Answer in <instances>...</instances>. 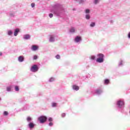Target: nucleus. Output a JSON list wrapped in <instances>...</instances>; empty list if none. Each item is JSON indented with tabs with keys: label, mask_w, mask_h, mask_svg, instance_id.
<instances>
[{
	"label": "nucleus",
	"mask_w": 130,
	"mask_h": 130,
	"mask_svg": "<svg viewBox=\"0 0 130 130\" xmlns=\"http://www.w3.org/2000/svg\"><path fill=\"white\" fill-rule=\"evenodd\" d=\"M14 89L16 92H19V91H20V88L17 85L14 87Z\"/></svg>",
	"instance_id": "nucleus-20"
},
{
	"label": "nucleus",
	"mask_w": 130,
	"mask_h": 130,
	"mask_svg": "<svg viewBox=\"0 0 130 130\" xmlns=\"http://www.w3.org/2000/svg\"><path fill=\"white\" fill-rule=\"evenodd\" d=\"M48 120V121H49V122H52L53 120L52 119V118L49 117Z\"/></svg>",
	"instance_id": "nucleus-33"
},
{
	"label": "nucleus",
	"mask_w": 130,
	"mask_h": 130,
	"mask_svg": "<svg viewBox=\"0 0 130 130\" xmlns=\"http://www.w3.org/2000/svg\"><path fill=\"white\" fill-rule=\"evenodd\" d=\"M28 126L29 128L32 129V128H34V127L35 126V124L32 122H30L28 124Z\"/></svg>",
	"instance_id": "nucleus-10"
},
{
	"label": "nucleus",
	"mask_w": 130,
	"mask_h": 130,
	"mask_svg": "<svg viewBox=\"0 0 130 130\" xmlns=\"http://www.w3.org/2000/svg\"><path fill=\"white\" fill-rule=\"evenodd\" d=\"M85 14H89L90 13V10L89 9H86L85 10Z\"/></svg>",
	"instance_id": "nucleus-30"
},
{
	"label": "nucleus",
	"mask_w": 130,
	"mask_h": 130,
	"mask_svg": "<svg viewBox=\"0 0 130 130\" xmlns=\"http://www.w3.org/2000/svg\"><path fill=\"white\" fill-rule=\"evenodd\" d=\"M30 71L31 73H37L39 71V66L35 64L31 67Z\"/></svg>",
	"instance_id": "nucleus-5"
},
{
	"label": "nucleus",
	"mask_w": 130,
	"mask_h": 130,
	"mask_svg": "<svg viewBox=\"0 0 130 130\" xmlns=\"http://www.w3.org/2000/svg\"><path fill=\"white\" fill-rule=\"evenodd\" d=\"M86 78L87 76H86L81 77V79H82V81H85V80H86Z\"/></svg>",
	"instance_id": "nucleus-27"
},
{
	"label": "nucleus",
	"mask_w": 130,
	"mask_h": 130,
	"mask_svg": "<svg viewBox=\"0 0 130 130\" xmlns=\"http://www.w3.org/2000/svg\"><path fill=\"white\" fill-rule=\"evenodd\" d=\"M49 41L51 43L54 42V41H55L54 36H50Z\"/></svg>",
	"instance_id": "nucleus-14"
},
{
	"label": "nucleus",
	"mask_w": 130,
	"mask_h": 130,
	"mask_svg": "<svg viewBox=\"0 0 130 130\" xmlns=\"http://www.w3.org/2000/svg\"><path fill=\"white\" fill-rule=\"evenodd\" d=\"M20 32V29L19 28H16L14 29V36H18V34Z\"/></svg>",
	"instance_id": "nucleus-13"
},
{
	"label": "nucleus",
	"mask_w": 130,
	"mask_h": 130,
	"mask_svg": "<svg viewBox=\"0 0 130 130\" xmlns=\"http://www.w3.org/2000/svg\"><path fill=\"white\" fill-rule=\"evenodd\" d=\"M55 58H56V59H60V55H59V54H57L55 56Z\"/></svg>",
	"instance_id": "nucleus-29"
},
{
	"label": "nucleus",
	"mask_w": 130,
	"mask_h": 130,
	"mask_svg": "<svg viewBox=\"0 0 130 130\" xmlns=\"http://www.w3.org/2000/svg\"><path fill=\"white\" fill-rule=\"evenodd\" d=\"M15 15H16V13H15V12H13V11H10L9 13V16H10V17H15Z\"/></svg>",
	"instance_id": "nucleus-16"
},
{
	"label": "nucleus",
	"mask_w": 130,
	"mask_h": 130,
	"mask_svg": "<svg viewBox=\"0 0 130 130\" xmlns=\"http://www.w3.org/2000/svg\"><path fill=\"white\" fill-rule=\"evenodd\" d=\"M94 93L95 95H97L98 96H100L102 93H103V89L102 88H98L94 90Z\"/></svg>",
	"instance_id": "nucleus-6"
},
{
	"label": "nucleus",
	"mask_w": 130,
	"mask_h": 130,
	"mask_svg": "<svg viewBox=\"0 0 130 130\" xmlns=\"http://www.w3.org/2000/svg\"><path fill=\"white\" fill-rule=\"evenodd\" d=\"M104 83L105 85H108L110 83V80L109 79H106L104 80Z\"/></svg>",
	"instance_id": "nucleus-18"
},
{
	"label": "nucleus",
	"mask_w": 130,
	"mask_h": 130,
	"mask_svg": "<svg viewBox=\"0 0 130 130\" xmlns=\"http://www.w3.org/2000/svg\"><path fill=\"white\" fill-rule=\"evenodd\" d=\"M3 55V53L2 52H0V56H2Z\"/></svg>",
	"instance_id": "nucleus-41"
},
{
	"label": "nucleus",
	"mask_w": 130,
	"mask_h": 130,
	"mask_svg": "<svg viewBox=\"0 0 130 130\" xmlns=\"http://www.w3.org/2000/svg\"><path fill=\"white\" fill-rule=\"evenodd\" d=\"M72 88L74 91H79V90H80V87L76 85H73L72 86Z\"/></svg>",
	"instance_id": "nucleus-12"
},
{
	"label": "nucleus",
	"mask_w": 130,
	"mask_h": 130,
	"mask_svg": "<svg viewBox=\"0 0 130 130\" xmlns=\"http://www.w3.org/2000/svg\"><path fill=\"white\" fill-rule=\"evenodd\" d=\"M37 58H38V56H37L36 55H34L33 59L34 60H36V59H37Z\"/></svg>",
	"instance_id": "nucleus-31"
},
{
	"label": "nucleus",
	"mask_w": 130,
	"mask_h": 130,
	"mask_svg": "<svg viewBox=\"0 0 130 130\" xmlns=\"http://www.w3.org/2000/svg\"><path fill=\"white\" fill-rule=\"evenodd\" d=\"M26 120L28 122H30V121H32V118H31L30 116H28L26 118Z\"/></svg>",
	"instance_id": "nucleus-22"
},
{
	"label": "nucleus",
	"mask_w": 130,
	"mask_h": 130,
	"mask_svg": "<svg viewBox=\"0 0 130 130\" xmlns=\"http://www.w3.org/2000/svg\"><path fill=\"white\" fill-rule=\"evenodd\" d=\"M79 79H81V77H79Z\"/></svg>",
	"instance_id": "nucleus-44"
},
{
	"label": "nucleus",
	"mask_w": 130,
	"mask_h": 130,
	"mask_svg": "<svg viewBox=\"0 0 130 130\" xmlns=\"http://www.w3.org/2000/svg\"><path fill=\"white\" fill-rule=\"evenodd\" d=\"M74 42L75 43L80 44L82 42V37L80 36H77L74 39Z\"/></svg>",
	"instance_id": "nucleus-7"
},
{
	"label": "nucleus",
	"mask_w": 130,
	"mask_h": 130,
	"mask_svg": "<svg viewBox=\"0 0 130 130\" xmlns=\"http://www.w3.org/2000/svg\"><path fill=\"white\" fill-rule=\"evenodd\" d=\"M0 101H2V98H0Z\"/></svg>",
	"instance_id": "nucleus-43"
},
{
	"label": "nucleus",
	"mask_w": 130,
	"mask_h": 130,
	"mask_svg": "<svg viewBox=\"0 0 130 130\" xmlns=\"http://www.w3.org/2000/svg\"><path fill=\"white\" fill-rule=\"evenodd\" d=\"M73 11H76V8H73Z\"/></svg>",
	"instance_id": "nucleus-42"
},
{
	"label": "nucleus",
	"mask_w": 130,
	"mask_h": 130,
	"mask_svg": "<svg viewBox=\"0 0 130 130\" xmlns=\"http://www.w3.org/2000/svg\"><path fill=\"white\" fill-rule=\"evenodd\" d=\"M39 48V46L36 45H32L31 47V50L32 51H36L38 50Z\"/></svg>",
	"instance_id": "nucleus-8"
},
{
	"label": "nucleus",
	"mask_w": 130,
	"mask_h": 130,
	"mask_svg": "<svg viewBox=\"0 0 130 130\" xmlns=\"http://www.w3.org/2000/svg\"><path fill=\"white\" fill-rule=\"evenodd\" d=\"M127 37H128V39H130V32H129L128 33Z\"/></svg>",
	"instance_id": "nucleus-40"
},
{
	"label": "nucleus",
	"mask_w": 130,
	"mask_h": 130,
	"mask_svg": "<svg viewBox=\"0 0 130 130\" xmlns=\"http://www.w3.org/2000/svg\"><path fill=\"white\" fill-rule=\"evenodd\" d=\"M3 114L5 116H8V115H9V112H8V111H5L4 112Z\"/></svg>",
	"instance_id": "nucleus-26"
},
{
	"label": "nucleus",
	"mask_w": 130,
	"mask_h": 130,
	"mask_svg": "<svg viewBox=\"0 0 130 130\" xmlns=\"http://www.w3.org/2000/svg\"><path fill=\"white\" fill-rule=\"evenodd\" d=\"M13 85H9L6 87V91L7 92H12L13 91Z\"/></svg>",
	"instance_id": "nucleus-11"
},
{
	"label": "nucleus",
	"mask_w": 130,
	"mask_h": 130,
	"mask_svg": "<svg viewBox=\"0 0 130 130\" xmlns=\"http://www.w3.org/2000/svg\"><path fill=\"white\" fill-rule=\"evenodd\" d=\"M49 126H53V123L52 122H50L48 124Z\"/></svg>",
	"instance_id": "nucleus-34"
},
{
	"label": "nucleus",
	"mask_w": 130,
	"mask_h": 130,
	"mask_svg": "<svg viewBox=\"0 0 130 130\" xmlns=\"http://www.w3.org/2000/svg\"><path fill=\"white\" fill-rule=\"evenodd\" d=\"M55 81V78L52 77L48 79V82L49 83H53V82H54Z\"/></svg>",
	"instance_id": "nucleus-17"
},
{
	"label": "nucleus",
	"mask_w": 130,
	"mask_h": 130,
	"mask_svg": "<svg viewBox=\"0 0 130 130\" xmlns=\"http://www.w3.org/2000/svg\"><path fill=\"white\" fill-rule=\"evenodd\" d=\"M76 2H77V1H78V0H75Z\"/></svg>",
	"instance_id": "nucleus-46"
},
{
	"label": "nucleus",
	"mask_w": 130,
	"mask_h": 130,
	"mask_svg": "<svg viewBox=\"0 0 130 130\" xmlns=\"http://www.w3.org/2000/svg\"><path fill=\"white\" fill-rule=\"evenodd\" d=\"M18 60L19 62H23L25 60V57L23 55H20L18 57Z\"/></svg>",
	"instance_id": "nucleus-9"
},
{
	"label": "nucleus",
	"mask_w": 130,
	"mask_h": 130,
	"mask_svg": "<svg viewBox=\"0 0 130 130\" xmlns=\"http://www.w3.org/2000/svg\"><path fill=\"white\" fill-rule=\"evenodd\" d=\"M57 106V103L53 102L52 103V107H56Z\"/></svg>",
	"instance_id": "nucleus-23"
},
{
	"label": "nucleus",
	"mask_w": 130,
	"mask_h": 130,
	"mask_svg": "<svg viewBox=\"0 0 130 130\" xmlns=\"http://www.w3.org/2000/svg\"><path fill=\"white\" fill-rule=\"evenodd\" d=\"M84 3H85V0H80L79 1V4H84Z\"/></svg>",
	"instance_id": "nucleus-36"
},
{
	"label": "nucleus",
	"mask_w": 130,
	"mask_h": 130,
	"mask_svg": "<svg viewBox=\"0 0 130 130\" xmlns=\"http://www.w3.org/2000/svg\"><path fill=\"white\" fill-rule=\"evenodd\" d=\"M116 108L120 111L122 113L124 111L123 109L124 108V101L122 99L118 100L116 102L115 105Z\"/></svg>",
	"instance_id": "nucleus-2"
},
{
	"label": "nucleus",
	"mask_w": 130,
	"mask_h": 130,
	"mask_svg": "<svg viewBox=\"0 0 130 130\" xmlns=\"http://www.w3.org/2000/svg\"><path fill=\"white\" fill-rule=\"evenodd\" d=\"M23 39H24V40H29V39H30V35H24L23 36Z\"/></svg>",
	"instance_id": "nucleus-15"
},
{
	"label": "nucleus",
	"mask_w": 130,
	"mask_h": 130,
	"mask_svg": "<svg viewBox=\"0 0 130 130\" xmlns=\"http://www.w3.org/2000/svg\"><path fill=\"white\" fill-rule=\"evenodd\" d=\"M8 35L9 36H12V35H13V31H12L11 30H9L8 31Z\"/></svg>",
	"instance_id": "nucleus-21"
},
{
	"label": "nucleus",
	"mask_w": 130,
	"mask_h": 130,
	"mask_svg": "<svg viewBox=\"0 0 130 130\" xmlns=\"http://www.w3.org/2000/svg\"><path fill=\"white\" fill-rule=\"evenodd\" d=\"M123 62V61L121 60L119 62V64H118V67H122V63Z\"/></svg>",
	"instance_id": "nucleus-28"
},
{
	"label": "nucleus",
	"mask_w": 130,
	"mask_h": 130,
	"mask_svg": "<svg viewBox=\"0 0 130 130\" xmlns=\"http://www.w3.org/2000/svg\"><path fill=\"white\" fill-rule=\"evenodd\" d=\"M95 58V57L94 55H92L90 57V59H92V60H94Z\"/></svg>",
	"instance_id": "nucleus-35"
},
{
	"label": "nucleus",
	"mask_w": 130,
	"mask_h": 130,
	"mask_svg": "<svg viewBox=\"0 0 130 130\" xmlns=\"http://www.w3.org/2000/svg\"><path fill=\"white\" fill-rule=\"evenodd\" d=\"M98 57L96 59V62L99 63H102L104 61V55L102 53H99L98 54Z\"/></svg>",
	"instance_id": "nucleus-3"
},
{
	"label": "nucleus",
	"mask_w": 130,
	"mask_h": 130,
	"mask_svg": "<svg viewBox=\"0 0 130 130\" xmlns=\"http://www.w3.org/2000/svg\"><path fill=\"white\" fill-rule=\"evenodd\" d=\"M49 18H52L53 17V14H52V13H50L49 14Z\"/></svg>",
	"instance_id": "nucleus-37"
},
{
	"label": "nucleus",
	"mask_w": 130,
	"mask_h": 130,
	"mask_svg": "<svg viewBox=\"0 0 130 130\" xmlns=\"http://www.w3.org/2000/svg\"><path fill=\"white\" fill-rule=\"evenodd\" d=\"M95 25H96V23H95L94 22H92L90 23V26L93 28V27H95Z\"/></svg>",
	"instance_id": "nucleus-24"
},
{
	"label": "nucleus",
	"mask_w": 130,
	"mask_h": 130,
	"mask_svg": "<svg viewBox=\"0 0 130 130\" xmlns=\"http://www.w3.org/2000/svg\"><path fill=\"white\" fill-rule=\"evenodd\" d=\"M90 18H91V17L90 16V15L86 14L85 15V19H86V20H90Z\"/></svg>",
	"instance_id": "nucleus-25"
},
{
	"label": "nucleus",
	"mask_w": 130,
	"mask_h": 130,
	"mask_svg": "<svg viewBox=\"0 0 130 130\" xmlns=\"http://www.w3.org/2000/svg\"><path fill=\"white\" fill-rule=\"evenodd\" d=\"M66 113H62V114H61V117H66Z\"/></svg>",
	"instance_id": "nucleus-39"
},
{
	"label": "nucleus",
	"mask_w": 130,
	"mask_h": 130,
	"mask_svg": "<svg viewBox=\"0 0 130 130\" xmlns=\"http://www.w3.org/2000/svg\"><path fill=\"white\" fill-rule=\"evenodd\" d=\"M24 110H26V109L24 108Z\"/></svg>",
	"instance_id": "nucleus-45"
},
{
	"label": "nucleus",
	"mask_w": 130,
	"mask_h": 130,
	"mask_svg": "<svg viewBox=\"0 0 130 130\" xmlns=\"http://www.w3.org/2000/svg\"><path fill=\"white\" fill-rule=\"evenodd\" d=\"M50 13L54 14V15L57 17L61 18V17L64 15L66 10L61 4L56 3L52 6L51 9L50 10Z\"/></svg>",
	"instance_id": "nucleus-1"
},
{
	"label": "nucleus",
	"mask_w": 130,
	"mask_h": 130,
	"mask_svg": "<svg viewBox=\"0 0 130 130\" xmlns=\"http://www.w3.org/2000/svg\"><path fill=\"white\" fill-rule=\"evenodd\" d=\"M70 33H75L76 32V29H75V27H71L70 29Z\"/></svg>",
	"instance_id": "nucleus-19"
},
{
	"label": "nucleus",
	"mask_w": 130,
	"mask_h": 130,
	"mask_svg": "<svg viewBox=\"0 0 130 130\" xmlns=\"http://www.w3.org/2000/svg\"><path fill=\"white\" fill-rule=\"evenodd\" d=\"M38 120L40 122V123H45L47 121V117L42 115L38 117Z\"/></svg>",
	"instance_id": "nucleus-4"
},
{
	"label": "nucleus",
	"mask_w": 130,
	"mask_h": 130,
	"mask_svg": "<svg viewBox=\"0 0 130 130\" xmlns=\"http://www.w3.org/2000/svg\"><path fill=\"white\" fill-rule=\"evenodd\" d=\"M31 8H34V7H35V3H31Z\"/></svg>",
	"instance_id": "nucleus-38"
},
{
	"label": "nucleus",
	"mask_w": 130,
	"mask_h": 130,
	"mask_svg": "<svg viewBox=\"0 0 130 130\" xmlns=\"http://www.w3.org/2000/svg\"><path fill=\"white\" fill-rule=\"evenodd\" d=\"M98 3H99V0H94L93 1V4H94V5H97Z\"/></svg>",
	"instance_id": "nucleus-32"
}]
</instances>
